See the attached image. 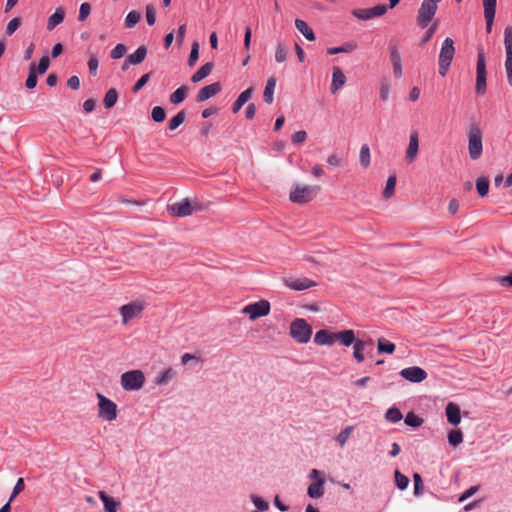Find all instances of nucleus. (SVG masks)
Instances as JSON below:
<instances>
[{"mask_svg": "<svg viewBox=\"0 0 512 512\" xmlns=\"http://www.w3.org/2000/svg\"><path fill=\"white\" fill-rule=\"evenodd\" d=\"M468 154L471 160H478L483 152V131L477 121H471L467 130Z\"/></svg>", "mask_w": 512, "mask_h": 512, "instance_id": "obj_1", "label": "nucleus"}, {"mask_svg": "<svg viewBox=\"0 0 512 512\" xmlns=\"http://www.w3.org/2000/svg\"><path fill=\"white\" fill-rule=\"evenodd\" d=\"M319 191V186L295 185L290 191L289 200L297 204H305L312 201Z\"/></svg>", "mask_w": 512, "mask_h": 512, "instance_id": "obj_2", "label": "nucleus"}, {"mask_svg": "<svg viewBox=\"0 0 512 512\" xmlns=\"http://www.w3.org/2000/svg\"><path fill=\"white\" fill-rule=\"evenodd\" d=\"M312 335V327L303 318H297L290 324V336L298 343L309 342Z\"/></svg>", "mask_w": 512, "mask_h": 512, "instance_id": "obj_3", "label": "nucleus"}, {"mask_svg": "<svg viewBox=\"0 0 512 512\" xmlns=\"http://www.w3.org/2000/svg\"><path fill=\"white\" fill-rule=\"evenodd\" d=\"M455 47L454 41L447 37L443 43L439 54V74L441 76H446L451 62L454 58Z\"/></svg>", "mask_w": 512, "mask_h": 512, "instance_id": "obj_4", "label": "nucleus"}, {"mask_svg": "<svg viewBox=\"0 0 512 512\" xmlns=\"http://www.w3.org/2000/svg\"><path fill=\"white\" fill-rule=\"evenodd\" d=\"M121 386L125 391H137L145 383V375L141 370H131L121 375Z\"/></svg>", "mask_w": 512, "mask_h": 512, "instance_id": "obj_5", "label": "nucleus"}, {"mask_svg": "<svg viewBox=\"0 0 512 512\" xmlns=\"http://www.w3.org/2000/svg\"><path fill=\"white\" fill-rule=\"evenodd\" d=\"M442 0H423L421 7L418 9V26L425 28L433 19L438 3Z\"/></svg>", "mask_w": 512, "mask_h": 512, "instance_id": "obj_6", "label": "nucleus"}, {"mask_svg": "<svg viewBox=\"0 0 512 512\" xmlns=\"http://www.w3.org/2000/svg\"><path fill=\"white\" fill-rule=\"evenodd\" d=\"M97 398L98 417L109 422L115 420L117 418V405L101 393L97 394Z\"/></svg>", "mask_w": 512, "mask_h": 512, "instance_id": "obj_7", "label": "nucleus"}, {"mask_svg": "<svg viewBox=\"0 0 512 512\" xmlns=\"http://www.w3.org/2000/svg\"><path fill=\"white\" fill-rule=\"evenodd\" d=\"M476 86L475 91L478 95H483L486 92V62L483 50H479L477 66H476Z\"/></svg>", "mask_w": 512, "mask_h": 512, "instance_id": "obj_8", "label": "nucleus"}, {"mask_svg": "<svg viewBox=\"0 0 512 512\" xmlns=\"http://www.w3.org/2000/svg\"><path fill=\"white\" fill-rule=\"evenodd\" d=\"M270 312V303L267 300H260L246 305L242 313L248 314L251 320L268 315Z\"/></svg>", "mask_w": 512, "mask_h": 512, "instance_id": "obj_9", "label": "nucleus"}, {"mask_svg": "<svg viewBox=\"0 0 512 512\" xmlns=\"http://www.w3.org/2000/svg\"><path fill=\"white\" fill-rule=\"evenodd\" d=\"M504 46L506 52L505 69L507 79L512 86V27L507 26L504 30Z\"/></svg>", "mask_w": 512, "mask_h": 512, "instance_id": "obj_10", "label": "nucleus"}, {"mask_svg": "<svg viewBox=\"0 0 512 512\" xmlns=\"http://www.w3.org/2000/svg\"><path fill=\"white\" fill-rule=\"evenodd\" d=\"M145 308V304L142 301H133L123 305L120 308V314L122 316V323L127 324L130 320L138 317Z\"/></svg>", "mask_w": 512, "mask_h": 512, "instance_id": "obj_11", "label": "nucleus"}, {"mask_svg": "<svg viewBox=\"0 0 512 512\" xmlns=\"http://www.w3.org/2000/svg\"><path fill=\"white\" fill-rule=\"evenodd\" d=\"M387 9L385 4H379L371 8L355 9L352 14L360 20H369L384 15Z\"/></svg>", "mask_w": 512, "mask_h": 512, "instance_id": "obj_12", "label": "nucleus"}, {"mask_svg": "<svg viewBox=\"0 0 512 512\" xmlns=\"http://www.w3.org/2000/svg\"><path fill=\"white\" fill-rule=\"evenodd\" d=\"M283 282L286 287L290 288L291 290H295V291H303V290H306V289L316 286V282L307 277L284 278Z\"/></svg>", "mask_w": 512, "mask_h": 512, "instance_id": "obj_13", "label": "nucleus"}, {"mask_svg": "<svg viewBox=\"0 0 512 512\" xmlns=\"http://www.w3.org/2000/svg\"><path fill=\"white\" fill-rule=\"evenodd\" d=\"M484 9V18L486 22V30L488 33L492 31L495 18L497 0H482Z\"/></svg>", "mask_w": 512, "mask_h": 512, "instance_id": "obj_14", "label": "nucleus"}, {"mask_svg": "<svg viewBox=\"0 0 512 512\" xmlns=\"http://www.w3.org/2000/svg\"><path fill=\"white\" fill-rule=\"evenodd\" d=\"M221 91V84L219 82H215L209 85L204 86L198 91L196 96L197 102H204L211 97L215 96Z\"/></svg>", "mask_w": 512, "mask_h": 512, "instance_id": "obj_15", "label": "nucleus"}, {"mask_svg": "<svg viewBox=\"0 0 512 512\" xmlns=\"http://www.w3.org/2000/svg\"><path fill=\"white\" fill-rule=\"evenodd\" d=\"M169 209L171 213L177 217H186L193 213V208L187 198L174 203Z\"/></svg>", "mask_w": 512, "mask_h": 512, "instance_id": "obj_16", "label": "nucleus"}, {"mask_svg": "<svg viewBox=\"0 0 512 512\" xmlns=\"http://www.w3.org/2000/svg\"><path fill=\"white\" fill-rule=\"evenodd\" d=\"M346 83V76L342 72V70L339 67L333 68V74H332V83L330 86V91L332 94H335L338 92L340 88H342Z\"/></svg>", "mask_w": 512, "mask_h": 512, "instance_id": "obj_17", "label": "nucleus"}, {"mask_svg": "<svg viewBox=\"0 0 512 512\" xmlns=\"http://www.w3.org/2000/svg\"><path fill=\"white\" fill-rule=\"evenodd\" d=\"M370 348V351L373 350V343L372 341L366 342L361 339H357V342L353 345V356L357 360V362L361 363L364 361V351L367 348Z\"/></svg>", "mask_w": 512, "mask_h": 512, "instance_id": "obj_18", "label": "nucleus"}, {"mask_svg": "<svg viewBox=\"0 0 512 512\" xmlns=\"http://www.w3.org/2000/svg\"><path fill=\"white\" fill-rule=\"evenodd\" d=\"M446 417L450 424L456 426L461 421V412L460 408L457 404L450 402L447 404L446 409Z\"/></svg>", "mask_w": 512, "mask_h": 512, "instance_id": "obj_19", "label": "nucleus"}, {"mask_svg": "<svg viewBox=\"0 0 512 512\" xmlns=\"http://www.w3.org/2000/svg\"><path fill=\"white\" fill-rule=\"evenodd\" d=\"M336 341L335 333H331L328 330L322 329L316 332L314 336V342L317 345L331 346Z\"/></svg>", "mask_w": 512, "mask_h": 512, "instance_id": "obj_20", "label": "nucleus"}, {"mask_svg": "<svg viewBox=\"0 0 512 512\" xmlns=\"http://www.w3.org/2000/svg\"><path fill=\"white\" fill-rule=\"evenodd\" d=\"M336 340L340 342L341 345L345 347H349L350 345H354L357 342L355 337V332L351 329L342 330L335 333Z\"/></svg>", "mask_w": 512, "mask_h": 512, "instance_id": "obj_21", "label": "nucleus"}, {"mask_svg": "<svg viewBox=\"0 0 512 512\" xmlns=\"http://www.w3.org/2000/svg\"><path fill=\"white\" fill-rule=\"evenodd\" d=\"M65 18V10L62 7L55 9L54 13L48 18L47 29L53 30L56 26L61 24Z\"/></svg>", "mask_w": 512, "mask_h": 512, "instance_id": "obj_22", "label": "nucleus"}, {"mask_svg": "<svg viewBox=\"0 0 512 512\" xmlns=\"http://www.w3.org/2000/svg\"><path fill=\"white\" fill-rule=\"evenodd\" d=\"M324 483L325 481L323 479H318L317 481L312 482L307 489L308 496L313 499L322 497L324 494Z\"/></svg>", "mask_w": 512, "mask_h": 512, "instance_id": "obj_23", "label": "nucleus"}, {"mask_svg": "<svg viewBox=\"0 0 512 512\" xmlns=\"http://www.w3.org/2000/svg\"><path fill=\"white\" fill-rule=\"evenodd\" d=\"M276 78L274 76L270 77L267 80L264 92H263V100L267 104H272L274 101V90L276 87Z\"/></svg>", "mask_w": 512, "mask_h": 512, "instance_id": "obj_24", "label": "nucleus"}, {"mask_svg": "<svg viewBox=\"0 0 512 512\" xmlns=\"http://www.w3.org/2000/svg\"><path fill=\"white\" fill-rule=\"evenodd\" d=\"M252 93L253 87H249L238 96L232 106L233 113H237L242 108V106L251 99Z\"/></svg>", "mask_w": 512, "mask_h": 512, "instance_id": "obj_25", "label": "nucleus"}, {"mask_svg": "<svg viewBox=\"0 0 512 512\" xmlns=\"http://www.w3.org/2000/svg\"><path fill=\"white\" fill-rule=\"evenodd\" d=\"M147 56V47L144 45L139 46L132 54L128 55V62L133 65L142 63Z\"/></svg>", "mask_w": 512, "mask_h": 512, "instance_id": "obj_26", "label": "nucleus"}, {"mask_svg": "<svg viewBox=\"0 0 512 512\" xmlns=\"http://www.w3.org/2000/svg\"><path fill=\"white\" fill-rule=\"evenodd\" d=\"M99 497L104 503V509L106 512H117V508L119 506V502H117L114 498L110 497L106 492L100 491Z\"/></svg>", "mask_w": 512, "mask_h": 512, "instance_id": "obj_27", "label": "nucleus"}, {"mask_svg": "<svg viewBox=\"0 0 512 512\" xmlns=\"http://www.w3.org/2000/svg\"><path fill=\"white\" fill-rule=\"evenodd\" d=\"M295 27L297 30L309 41L315 40V34L313 30L308 26V24L301 19L295 20Z\"/></svg>", "mask_w": 512, "mask_h": 512, "instance_id": "obj_28", "label": "nucleus"}, {"mask_svg": "<svg viewBox=\"0 0 512 512\" xmlns=\"http://www.w3.org/2000/svg\"><path fill=\"white\" fill-rule=\"evenodd\" d=\"M213 69V63L212 62H208L204 65H202L191 77V81L193 83H197L201 80H203L204 78H206L212 71Z\"/></svg>", "mask_w": 512, "mask_h": 512, "instance_id": "obj_29", "label": "nucleus"}, {"mask_svg": "<svg viewBox=\"0 0 512 512\" xmlns=\"http://www.w3.org/2000/svg\"><path fill=\"white\" fill-rule=\"evenodd\" d=\"M119 94L118 91L115 88H110L103 99V105L106 109H111L114 107L118 100Z\"/></svg>", "mask_w": 512, "mask_h": 512, "instance_id": "obj_30", "label": "nucleus"}, {"mask_svg": "<svg viewBox=\"0 0 512 512\" xmlns=\"http://www.w3.org/2000/svg\"><path fill=\"white\" fill-rule=\"evenodd\" d=\"M188 93V87L183 85L179 88H177L171 95H170V102L174 105H177L184 101Z\"/></svg>", "mask_w": 512, "mask_h": 512, "instance_id": "obj_31", "label": "nucleus"}, {"mask_svg": "<svg viewBox=\"0 0 512 512\" xmlns=\"http://www.w3.org/2000/svg\"><path fill=\"white\" fill-rule=\"evenodd\" d=\"M175 374L176 372L172 368H167L157 375V377L155 378V384L165 385L173 379Z\"/></svg>", "mask_w": 512, "mask_h": 512, "instance_id": "obj_32", "label": "nucleus"}, {"mask_svg": "<svg viewBox=\"0 0 512 512\" xmlns=\"http://www.w3.org/2000/svg\"><path fill=\"white\" fill-rule=\"evenodd\" d=\"M37 73H36V64L35 62H32L29 66L28 70V77L25 82V86L27 89H33L36 87L38 79H37Z\"/></svg>", "mask_w": 512, "mask_h": 512, "instance_id": "obj_33", "label": "nucleus"}, {"mask_svg": "<svg viewBox=\"0 0 512 512\" xmlns=\"http://www.w3.org/2000/svg\"><path fill=\"white\" fill-rule=\"evenodd\" d=\"M416 156V131L410 133L409 146L406 152V160L412 162Z\"/></svg>", "mask_w": 512, "mask_h": 512, "instance_id": "obj_34", "label": "nucleus"}, {"mask_svg": "<svg viewBox=\"0 0 512 512\" xmlns=\"http://www.w3.org/2000/svg\"><path fill=\"white\" fill-rule=\"evenodd\" d=\"M186 119V114H185V111L182 110L180 112H178L173 118L170 119V121L168 122V129L173 131L175 129H177L181 124L184 123Z\"/></svg>", "mask_w": 512, "mask_h": 512, "instance_id": "obj_35", "label": "nucleus"}, {"mask_svg": "<svg viewBox=\"0 0 512 512\" xmlns=\"http://www.w3.org/2000/svg\"><path fill=\"white\" fill-rule=\"evenodd\" d=\"M476 189L481 197H485L489 192V179L487 177H479L476 180Z\"/></svg>", "mask_w": 512, "mask_h": 512, "instance_id": "obj_36", "label": "nucleus"}, {"mask_svg": "<svg viewBox=\"0 0 512 512\" xmlns=\"http://www.w3.org/2000/svg\"><path fill=\"white\" fill-rule=\"evenodd\" d=\"M359 161L363 168L370 165V148L367 144H363L360 148Z\"/></svg>", "mask_w": 512, "mask_h": 512, "instance_id": "obj_37", "label": "nucleus"}, {"mask_svg": "<svg viewBox=\"0 0 512 512\" xmlns=\"http://www.w3.org/2000/svg\"><path fill=\"white\" fill-rule=\"evenodd\" d=\"M395 185L396 175H390L387 179L386 186L383 190V197L385 199H389L394 194Z\"/></svg>", "mask_w": 512, "mask_h": 512, "instance_id": "obj_38", "label": "nucleus"}, {"mask_svg": "<svg viewBox=\"0 0 512 512\" xmlns=\"http://www.w3.org/2000/svg\"><path fill=\"white\" fill-rule=\"evenodd\" d=\"M403 415L401 411L396 407H391L386 411L385 418L387 421L391 423L399 422L402 419Z\"/></svg>", "mask_w": 512, "mask_h": 512, "instance_id": "obj_39", "label": "nucleus"}, {"mask_svg": "<svg viewBox=\"0 0 512 512\" xmlns=\"http://www.w3.org/2000/svg\"><path fill=\"white\" fill-rule=\"evenodd\" d=\"M141 19V14L138 11H130L125 18V27L133 28Z\"/></svg>", "mask_w": 512, "mask_h": 512, "instance_id": "obj_40", "label": "nucleus"}, {"mask_svg": "<svg viewBox=\"0 0 512 512\" xmlns=\"http://www.w3.org/2000/svg\"><path fill=\"white\" fill-rule=\"evenodd\" d=\"M448 442L451 446L456 447L463 442V434L460 430H451L448 434Z\"/></svg>", "mask_w": 512, "mask_h": 512, "instance_id": "obj_41", "label": "nucleus"}, {"mask_svg": "<svg viewBox=\"0 0 512 512\" xmlns=\"http://www.w3.org/2000/svg\"><path fill=\"white\" fill-rule=\"evenodd\" d=\"M354 427L353 426H347L345 427L337 436L336 441L339 443L341 447H343L347 440L349 439Z\"/></svg>", "mask_w": 512, "mask_h": 512, "instance_id": "obj_42", "label": "nucleus"}, {"mask_svg": "<svg viewBox=\"0 0 512 512\" xmlns=\"http://www.w3.org/2000/svg\"><path fill=\"white\" fill-rule=\"evenodd\" d=\"M151 117H152L153 121H155L156 123H161L166 118V112L163 107L155 106L152 109Z\"/></svg>", "mask_w": 512, "mask_h": 512, "instance_id": "obj_43", "label": "nucleus"}, {"mask_svg": "<svg viewBox=\"0 0 512 512\" xmlns=\"http://www.w3.org/2000/svg\"><path fill=\"white\" fill-rule=\"evenodd\" d=\"M395 483L398 489L404 490L409 484V479L403 475L399 470L395 471Z\"/></svg>", "mask_w": 512, "mask_h": 512, "instance_id": "obj_44", "label": "nucleus"}, {"mask_svg": "<svg viewBox=\"0 0 512 512\" xmlns=\"http://www.w3.org/2000/svg\"><path fill=\"white\" fill-rule=\"evenodd\" d=\"M198 58H199V43L195 41V42H193L192 47H191L190 55L188 58V65L190 67H193L195 65L196 61L198 60Z\"/></svg>", "mask_w": 512, "mask_h": 512, "instance_id": "obj_45", "label": "nucleus"}, {"mask_svg": "<svg viewBox=\"0 0 512 512\" xmlns=\"http://www.w3.org/2000/svg\"><path fill=\"white\" fill-rule=\"evenodd\" d=\"M377 347H378V351L380 353L391 354L395 350V345L392 342L385 341V340H379Z\"/></svg>", "mask_w": 512, "mask_h": 512, "instance_id": "obj_46", "label": "nucleus"}, {"mask_svg": "<svg viewBox=\"0 0 512 512\" xmlns=\"http://www.w3.org/2000/svg\"><path fill=\"white\" fill-rule=\"evenodd\" d=\"M20 25H21V18L15 17V18L11 19L6 26V30H5L6 34L8 36L13 35L15 33V31L20 27Z\"/></svg>", "mask_w": 512, "mask_h": 512, "instance_id": "obj_47", "label": "nucleus"}, {"mask_svg": "<svg viewBox=\"0 0 512 512\" xmlns=\"http://www.w3.org/2000/svg\"><path fill=\"white\" fill-rule=\"evenodd\" d=\"M287 59V50L282 43H278L275 51V60L278 63H282Z\"/></svg>", "mask_w": 512, "mask_h": 512, "instance_id": "obj_48", "label": "nucleus"}, {"mask_svg": "<svg viewBox=\"0 0 512 512\" xmlns=\"http://www.w3.org/2000/svg\"><path fill=\"white\" fill-rule=\"evenodd\" d=\"M126 51V45L119 43L112 49L110 56L112 59H120L125 55Z\"/></svg>", "mask_w": 512, "mask_h": 512, "instance_id": "obj_49", "label": "nucleus"}, {"mask_svg": "<svg viewBox=\"0 0 512 512\" xmlns=\"http://www.w3.org/2000/svg\"><path fill=\"white\" fill-rule=\"evenodd\" d=\"M50 65V60L47 55H44L40 58L38 65H36V73L37 74H44Z\"/></svg>", "mask_w": 512, "mask_h": 512, "instance_id": "obj_50", "label": "nucleus"}, {"mask_svg": "<svg viewBox=\"0 0 512 512\" xmlns=\"http://www.w3.org/2000/svg\"><path fill=\"white\" fill-rule=\"evenodd\" d=\"M90 13H91V5L87 2L82 3L79 8L78 20L80 22L85 21L88 18V16L90 15Z\"/></svg>", "mask_w": 512, "mask_h": 512, "instance_id": "obj_51", "label": "nucleus"}, {"mask_svg": "<svg viewBox=\"0 0 512 512\" xmlns=\"http://www.w3.org/2000/svg\"><path fill=\"white\" fill-rule=\"evenodd\" d=\"M400 375L410 382L416 383V366L402 369Z\"/></svg>", "mask_w": 512, "mask_h": 512, "instance_id": "obj_52", "label": "nucleus"}, {"mask_svg": "<svg viewBox=\"0 0 512 512\" xmlns=\"http://www.w3.org/2000/svg\"><path fill=\"white\" fill-rule=\"evenodd\" d=\"M251 501L259 511H265L269 508L268 502L257 495H251Z\"/></svg>", "mask_w": 512, "mask_h": 512, "instance_id": "obj_53", "label": "nucleus"}, {"mask_svg": "<svg viewBox=\"0 0 512 512\" xmlns=\"http://www.w3.org/2000/svg\"><path fill=\"white\" fill-rule=\"evenodd\" d=\"M152 72L142 75L132 87V92L137 93L142 87L146 85L151 77Z\"/></svg>", "mask_w": 512, "mask_h": 512, "instance_id": "obj_54", "label": "nucleus"}, {"mask_svg": "<svg viewBox=\"0 0 512 512\" xmlns=\"http://www.w3.org/2000/svg\"><path fill=\"white\" fill-rule=\"evenodd\" d=\"M99 60L95 54H91L88 60L89 72L92 76L97 75Z\"/></svg>", "mask_w": 512, "mask_h": 512, "instance_id": "obj_55", "label": "nucleus"}, {"mask_svg": "<svg viewBox=\"0 0 512 512\" xmlns=\"http://www.w3.org/2000/svg\"><path fill=\"white\" fill-rule=\"evenodd\" d=\"M146 20L148 25L150 26L154 25L156 22V13L152 5L146 6Z\"/></svg>", "mask_w": 512, "mask_h": 512, "instance_id": "obj_56", "label": "nucleus"}, {"mask_svg": "<svg viewBox=\"0 0 512 512\" xmlns=\"http://www.w3.org/2000/svg\"><path fill=\"white\" fill-rule=\"evenodd\" d=\"M25 488L24 480L23 478H19L13 488L12 494L10 496V501H13V499L20 494Z\"/></svg>", "mask_w": 512, "mask_h": 512, "instance_id": "obj_57", "label": "nucleus"}, {"mask_svg": "<svg viewBox=\"0 0 512 512\" xmlns=\"http://www.w3.org/2000/svg\"><path fill=\"white\" fill-rule=\"evenodd\" d=\"M307 138V133L304 131V130H299L297 132H295L293 135H292V143L293 144H301L303 143Z\"/></svg>", "mask_w": 512, "mask_h": 512, "instance_id": "obj_58", "label": "nucleus"}, {"mask_svg": "<svg viewBox=\"0 0 512 512\" xmlns=\"http://www.w3.org/2000/svg\"><path fill=\"white\" fill-rule=\"evenodd\" d=\"M438 28V21H434L433 24L428 28L425 35L422 38V42L426 43L430 40V38L434 35Z\"/></svg>", "mask_w": 512, "mask_h": 512, "instance_id": "obj_59", "label": "nucleus"}, {"mask_svg": "<svg viewBox=\"0 0 512 512\" xmlns=\"http://www.w3.org/2000/svg\"><path fill=\"white\" fill-rule=\"evenodd\" d=\"M478 490H479V486H472V487H470L469 489H467L465 492H463L461 494V496L459 497L458 501L459 502H464L465 500H467L468 498L473 496Z\"/></svg>", "mask_w": 512, "mask_h": 512, "instance_id": "obj_60", "label": "nucleus"}, {"mask_svg": "<svg viewBox=\"0 0 512 512\" xmlns=\"http://www.w3.org/2000/svg\"><path fill=\"white\" fill-rule=\"evenodd\" d=\"M390 60L392 64L401 62L400 54L395 46L390 47Z\"/></svg>", "mask_w": 512, "mask_h": 512, "instance_id": "obj_61", "label": "nucleus"}, {"mask_svg": "<svg viewBox=\"0 0 512 512\" xmlns=\"http://www.w3.org/2000/svg\"><path fill=\"white\" fill-rule=\"evenodd\" d=\"M96 106V101L94 99H87L83 103V109L86 113H91Z\"/></svg>", "mask_w": 512, "mask_h": 512, "instance_id": "obj_62", "label": "nucleus"}, {"mask_svg": "<svg viewBox=\"0 0 512 512\" xmlns=\"http://www.w3.org/2000/svg\"><path fill=\"white\" fill-rule=\"evenodd\" d=\"M67 86L73 90H77L80 87V80L77 76H71L67 80Z\"/></svg>", "mask_w": 512, "mask_h": 512, "instance_id": "obj_63", "label": "nucleus"}, {"mask_svg": "<svg viewBox=\"0 0 512 512\" xmlns=\"http://www.w3.org/2000/svg\"><path fill=\"white\" fill-rule=\"evenodd\" d=\"M405 424L411 427H416V413L409 412L405 417Z\"/></svg>", "mask_w": 512, "mask_h": 512, "instance_id": "obj_64", "label": "nucleus"}]
</instances>
